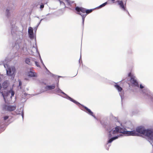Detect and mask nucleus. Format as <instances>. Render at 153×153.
<instances>
[{"label": "nucleus", "mask_w": 153, "mask_h": 153, "mask_svg": "<svg viewBox=\"0 0 153 153\" xmlns=\"http://www.w3.org/2000/svg\"><path fill=\"white\" fill-rule=\"evenodd\" d=\"M108 140L107 145L111 143L113 140L118 139L122 134L117 135L115 137L113 136L117 134L118 132L127 134V135L139 136L140 134H143L146 136L148 139L153 140V130L152 129H145L142 126L137 127L136 131H127L124 128H123L118 126L114 128H111L108 130Z\"/></svg>", "instance_id": "nucleus-1"}, {"label": "nucleus", "mask_w": 153, "mask_h": 153, "mask_svg": "<svg viewBox=\"0 0 153 153\" xmlns=\"http://www.w3.org/2000/svg\"><path fill=\"white\" fill-rule=\"evenodd\" d=\"M16 29L17 27L14 26L11 30L13 39L16 40L14 47L17 50L20 48L26 52L27 51V45L26 44L22 42V33L16 31Z\"/></svg>", "instance_id": "nucleus-2"}, {"label": "nucleus", "mask_w": 153, "mask_h": 153, "mask_svg": "<svg viewBox=\"0 0 153 153\" xmlns=\"http://www.w3.org/2000/svg\"><path fill=\"white\" fill-rule=\"evenodd\" d=\"M6 59L4 61L0 62V65L3 64L6 71V74L7 76L10 77L12 79H13L15 76L16 70L13 66H10L6 63Z\"/></svg>", "instance_id": "nucleus-3"}, {"label": "nucleus", "mask_w": 153, "mask_h": 153, "mask_svg": "<svg viewBox=\"0 0 153 153\" xmlns=\"http://www.w3.org/2000/svg\"><path fill=\"white\" fill-rule=\"evenodd\" d=\"M54 91L58 94L62 93L64 95V96H62V97L64 98H65L68 100H69L70 101L76 104H77L79 105H80L79 103L78 102L76 101L75 100H73V99L71 98V97H69L67 94H65L63 92L60 88H56L55 90Z\"/></svg>", "instance_id": "nucleus-4"}, {"label": "nucleus", "mask_w": 153, "mask_h": 153, "mask_svg": "<svg viewBox=\"0 0 153 153\" xmlns=\"http://www.w3.org/2000/svg\"><path fill=\"white\" fill-rule=\"evenodd\" d=\"M80 105L76 104L79 106L81 109L85 111L89 115L93 117L94 119L97 120V118L94 115V113L92 112L90 109L88 108L87 107L80 104L79 103Z\"/></svg>", "instance_id": "nucleus-5"}, {"label": "nucleus", "mask_w": 153, "mask_h": 153, "mask_svg": "<svg viewBox=\"0 0 153 153\" xmlns=\"http://www.w3.org/2000/svg\"><path fill=\"white\" fill-rule=\"evenodd\" d=\"M114 86L115 88L117 90L119 93V95L121 98L122 100L123 98V96L124 92L123 88L120 85H118L117 83H115Z\"/></svg>", "instance_id": "nucleus-6"}, {"label": "nucleus", "mask_w": 153, "mask_h": 153, "mask_svg": "<svg viewBox=\"0 0 153 153\" xmlns=\"http://www.w3.org/2000/svg\"><path fill=\"white\" fill-rule=\"evenodd\" d=\"M128 76L131 77L130 82L132 83L133 85L139 88L138 83L136 80V77L134 76H131V73L128 74Z\"/></svg>", "instance_id": "nucleus-7"}, {"label": "nucleus", "mask_w": 153, "mask_h": 153, "mask_svg": "<svg viewBox=\"0 0 153 153\" xmlns=\"http://www.w3.org/2000/svg\"><path fill=\"white\" fill-rule=\"evenodd\" d=\"M118 5L119 6V7L120 9L124 11H127L126 9V3L125 4L123 2L122 0H118L117 1Z\"/></svg>", "instance_id": "nucleus-8"}, {"label": "nucleus", "mask_w": 153, "mask_h": 153, "mask_svg": "<svg viewBox=\"0 0 153 153\" xmlns=\"http://www.w3.org/2000/svg\"><path fill=\"white\" fill-rule=\"evenodd\" d=\"M16 108V105H4L3 106V109L4 110L10 111L15 110Z\"/></svg>", "instance_id": "nucleus-9"}, {"label": "nucleus", "mask_w": 153, "mask_h": 153, "mask_svg": "<svg viewBox=\"0 0 153 153\" xmlns=\"http://www.w3.org/2000/svg\"><path fill=\"white\" fill-rule=\"evenodd\" d=\"M2 95L4 101H5L6 97H8V96H10L11 94V96L10 97V98H11L14 95L15 92L12 89H10V91H7L6 93V95L4 94L3 93H1Z\"/></svg>", "instance_id": "nucleus-10"}, {"label": "nucleus", "mask_w": 153, "mask_h": 153, "mask_svg": "<svg viewBox=\"0 0 153 153\" xmlns=\"http://www.w3.org/2000/svg\"><path fill=\"white\" fill-rule=\"evenodd\" d=\"M55 85L54 84H53L51 85H48L44 88V89H42L41 91V92H43L49 90H52L55 88Z\"/></svg>", "instance_id": "nucleus-11"}, {"label": "nucleus", "mask_w": 153, "mask_h": 153, "mask_svg": "<svg viewBox=\"0 0 153 153\" xmlns=\"http://www.w3.org/2000/svg\"><path fill=\"white\" fill-rule=\"evenodd\" d=\"M75 10L77 11V13L80 15H82L83 13H85L86 12V9L82 7H76L75 8Z\"/></svg>", "instance_id": "nucleus-12"}, {"label": "nucleus", "mask_w": 153, "mask_h": 153, "mask_svg": "<svg viewBox=\"0 0 153 153\" xmlns=\"http://www.w3.org/2000/svg\"><path fill=\"white\" fill-rule=\"evenodd\" d=\"M28 33L29 37L30 39H33L34 37L33 32V28L32 27H29Z\"/></svg>", "instance_id": "nucleus-13"}, {"label": "nucleus", "mask_w": 153, "mask_h": 153, "mask_svg": "<svg viewBox=\"0 0 153 153\" xmlns=\"http://www.w3.org/2000/svg\"><path fill=\"white\" fill-rule=\"evenodd\" d=\"M28 76L31 77H37V75L36 73L34 72L33 70H31L30 69V71L28 73Z\"/></svg>", "instance_id": "nucleus-14"}, {"label": "nucleus", "mask_w": 153, "mask_h": 153, "mask_svg": "<svg viewBox=\"0 0 153 153\" xmlns=\"http://www.w3.org/2000/svg\"><path fill=\"white\" fill-rule=\"evenodd\" d=\"M26 63L28 65L31 66L33 65L34 64V60L33 59H30L29 58H26L25 60Z\"/></svg>", "instance_id": "nucleus-15"}, {"label": "nucleus", "mask_w": 153, "mask_h": 153, "mask_svg": "<svg viewBox=\"0 0 153 153\" xmlns=\"http://www.w3.org/2000/svg\"><path fill=\"white\" fill-rule=\"evenodd\" d=\"M16 113L17 114H21L22 116V119L24 118V113L23 112V109L21 108L19 109H18L16 111Z\"/></svg>", "instance_id": "nucleus-16"}, {"label": "nucleus", "mask_w": 153, "mask_h": 153, "mask_svg": "<svg viewBox=\"0 0 153 153\" xmlns=\"http://www.w3.org/2000/svg\"><path fill=\"white\" fill-rule=\"evenodd\" d=\"M8 86V84L7 81L4 82L2 84L3 88L4 89H6Z\"/></svg>", "instance_id": "nucleus-17"}, {"label": "nucleus", "mask_w": 153, "mask_h": 153, "mask_svg": "<svg viewBox=\"0 0 153 153\" xmlns=\"http://www.w3.org/2000/svg\"><path fill=\"white\" fill-rule=\"evenodd\" d=\"M81 16L82 17V24L83 25L84 24V22L85 21V19L87 16V14H82V15H81Z\"/></svg>", "instance_id": "nucleus-18"}, {"label": "nucleus", "mask_w": 153, "mask_h": 153, "mask_svg": "<svg viewBox=\"0 0 153 153\" xmlns=\"http://www.w3.org/2000/svg\"><path fill=\"white\" fill-rule=\"evenodd\" d=\"M10 10V9L8 8H7L6 10V15L7 17H9L10 15V13L9 12Z\"/></svg>", "instance_id": "nucleus-19"}, {"label": "nucleus", "mask_w": 153, "mask_h": 153, "mask_svg": "<svg viewBox=\"0 0 153 153\" xmlns=\"http://www.w3.org/2000/svg\"><path fill=\"white\" fill-rule=\"evenodd\" d=\"M107 4V2H106L105 3L100 5L97 8H102V7L105 6Z\"/></svg>", "instance_id": "nucleus-20"}, {"label": "nucleus", "mask_w": 153, "mask_h": 153, "mask_svg": "<svg viewBox=\"0 0 153 153\" xmlns=\"http://www.w3.org/2000/svg\"><path fill=\"white\" fill-rule=\"evenodd\" d=\"M32 52L34 53V52H37L38 50L36 47L33 46L32 48Z\"/></svg>", "instance_id": "nucleus-21"}, {"label": "nucleus", "mask_w": 153, "mask_h": 153, "mask_svg": "<svg viewBox=\"0 0 153 153\" xmlns=\"http://www.w3.org/2000/svg\"><path fill=\"white\" fill-rule=\"evenodd\" d=\"M93 11L92 9H86V14H88L91 13Z\"/></svg>", "instance_id": "nucleus-22"}, {"label": "nucleus", "mask_w": 153, "mask_h": 153, "mask_svg": "<svg viewBox=\"0 0 153 153\" xmlns=\"http://www.w3.org/2000/svg\"><path fill=\"white\" fill-rule=\"evenodd\" d=\"M40 61H41V63H42V64L45 67V69L47 71V72H50L48 70L47 68L46 67L45 65H44V63H43V62L42 61V60L40 56Z\"/></svg>", "instance_id": "nucleus-23"}, {"label": "nucleus", "mask_w": 153, "mask_h": 153, "mask_svg": "<svg viewBox=\"0 0 153 153\" xmlns=\"http://www.w3.org/2000/svg\"><path fill=\"white\" fill-rule=\"evenodd\" d=\"M8 117H9L7 116H5L4 117L2 118L1 119V120L5 121L7 120L8 118Z\"/></svg>", "instance_id": "nucleus-24"}, {"label": "nucleus", "mask_w": 153, "mask_h": 153, "mask_svg": "<svg viewBox=\"0 0 153 153\" xmlns=\"http://www.w3.org/2000/svg\"><path fill=\"white\" fill-rule=\"evenodd\" d=\"M59 1L60 4L61 5H62L65 6V7H66L65 5V4L62 1H61L60 0H58Z\"/></svg>", "instance_id": "nucleus-25"}, {"label": "nucleus", "mask_w": 153, "mask_h": 153, "mask_svg": "<svg viewBox=\"0 0 153 153\" xmlns=\"http://www.w3.org/2000/svg\"><path fill=\"white\" fill-rule=\"evenodd\" d=\"M34 63H35L36 65L38 67H40V66L39 64V63L38 62L36 61H34Z\"/></svg>", "instance_id": "nucleus-26"}, {"label": "nucleus", "mask_w": 153, "mask_h": 153, "mask_svg": "<svg viewBox=\"0 0 153 153\" xmlns=\"http://www.w3.org/2000/svg\"><path fill=\"white\" fill-rule=\"evenodd\" d=\"M68 5H70L71 4L73 3V2L69 0H65Z\"/></svg>", "instance_id": "nucleus-27"}, {"label": "nucleus", "mask_w": 153, "mask_h": 153, "mask_svg": "<svg viewBox=\"0 0 153 153\" xmlns=\"http://www.w3.org/2000/svg\"><path fill=\"white\" fill-rule=\"evenodd\" d=\"M148 140L149 141V142L152 145V146L153 147V143H152V142H151V141H153V140H150L149 139H148Z\"/></svg>", "instance_id": "nucleus-28"}, {"label": "nucleus", "mask_w": 153, "mask_h": 153, "mask_svg": "<svg viewBox=\"0 0 153 153\" xmlns=\"http://www.w3.org/2000/svg\"><path fill=\"white\" fill-rule=\"evenodd\" d=\"M44 7V5L43 4H41L40 6V8H43Z\"/></svg>", "instance_id": "nucleus-29"}, {"label": "nucleus", "mask_w": 153, "mask_h": 153, "mask_svg": "<svg viewBox=\"0 0 153 153\" xmlns=\"http://www.w3.org/2000/svg\"><path fill=\"white\" fill-rule=\"evenodd\" d=\"M112 117L113 118H114V119H115V121H117V118L115 117H114V116H112Z\"/></svg>", "instance_id": "nucleus-30"}, {"label": "nucleus", "mask_w": 153, "mask_h": 153, "mask_svg": "<svg viewBox=\"0 0 153 153\" xmlns=\"http://www.w3.org/2000/svg\"><path fill=\"white\" fill-rule=\"evenodd\" d=\"M19 86H20L22 85V82L20 80H19Z\"/></svg>", "instance_id": "nucleus-31"}, {"label": "nucleus", "mask_w": 153, "mask_h": 153, "mask_svg": "<svg viewBox=\"0 0 153 153\" xmlns=\"http://www.w3.org/2000/svg\"><path fill=\"white\" fill-rule=\"evenodd\" d=\"M2 75H0V81H1V78L2 77Z\"/></svg>", "instance_id": "nucleus-32"}, {"label": "nucleus", "mask_w": 153, "mask_h": 153, "mask_svg": "<svg viewBox=\"0 0 153 153\" xmlns=\"http://www.w3.org/2000/svg\"><path fill=\"white\" fill-rule=\"evenodd\" d=\"M42 20H43V19H41L40 20L39 22V23L38 24V25H37V27L38 26V25L40 24V23H41V21H42Z\"/></svg>", "instance_id": "nucleus-33"}, {"label": "nucleus", "mask_w": 153, "mask_h": 153, "mask_svg": "<svg viewBox=\"0 0 153 153\" xmlns=\"http://www.w3.org/2000/svg\"><path fill=\"white\" fill-rule=\"evenodd\" d=\"M111 1L113 2L114 3V1L115 0H111Z\"/></svg>", "instance_id": "nucleus-34"}, {"label": "nucleus", "mask_w": 153, "mask_h": 153, "mask_svg": "<svg viewBox=\"0 0 153 153\" xmlns=\"http://www.w3.org/2000/svg\"><path fill=\"white\" fill-rule=\"evenodd\" d=\"M49 14V13L48 14H47L46 15V16H48Z\"/></svg>", "instance_id": "nucleus-35"}, {"label": "nucleus", "mask_w": 153, "mask_h": 153, "mask_svg": "<svg viewBox=\"0 0 153 153\" xmlns=\"http://www.w3.org/2000/svg\"><path fill=\"white\" fill-rule=\"evenodd\" d=\"M108 146H110V145H108Z\"/></svg>", "instance_id": "nucleus-36"}, {"label": "nucleus", "mask_w": 153, "mask_h": 153, "mask_svg": "<svg viewBox=\"0 0 153 153\" xmlns=\"http://www.w3.org/2000/svg\"><path fill=\"white\" fill-rule=\"evenodd\" d=\"M59 77H61V76H59Z\"/></svg>", "instance_id": "nucleus-37"}, {"label": "nucleus", "mask_w": 153, "mask_h": 153, "mask_svg": "<svg viewBox=\"0 0 153 153\" xmlns=\"http://www.w3.org/2000/svg\"><path fill=\"white\" fill-rule=\"evenodd\" d=\"M108 148L107 149L108 150Z\"/></svg>", "instance_id": "nucleus-38"}, {"label": "nucleus", "mask_w": 153, "mask_h": 153, "mask_svg": "<svg viewBox=\"0 0 153 153\" xmlns=\"http://www.w3.org/2000/svg\"><path fill=\"white\" fill-rule=\"evenodd\" d=\"M57 87H58V85H57Z\"/></svg>", "instance_id": "nucleus-39"}, {"label": "nucleus", "mask_w": 153, "mask_h": 153, "mask_svg": "<svg viewBox=\"0 0 153 153\" xmlns=\"http://www.w3.org/2000/svg\"><path fill=\"white\" fill-rule=\"evenodd\" d=\"M3 123V122H1V123Z\"/></svg>", "instance_id": "nucleus-40"}]
</instances>
